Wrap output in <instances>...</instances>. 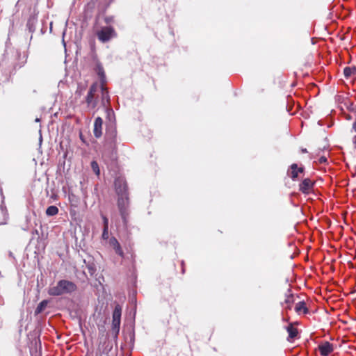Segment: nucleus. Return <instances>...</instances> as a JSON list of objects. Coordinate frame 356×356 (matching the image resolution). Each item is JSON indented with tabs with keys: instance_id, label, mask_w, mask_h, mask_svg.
<instances>
[{
	"instance_id": "f257e3e1",
	"label": "nucleus",
	"mask_w": 356,
	"mask_h": 356,
	"mask_svg": "<svg viewBox=\"0 0 356 356\" xmlns=\"http://www.w3.org/2000/svg\"><path fill=\"white\" fill-rule=\"evenodd\" d=\"M117 149V130L113 123L106 127L105 134V141L103 147L102 156L104 158H108L114 160L116 158Z\"/></svg>"
},
{
	"instance_id": "f03ea898",
	"label": "nucleus",
	"mask_w": 356,
	"mask_h": 356,
	"mask_svg": "<svg viewBox=\"0 0 356 356\" xmlns=\"http://www.w3.org/2000/svg\"><path fill=\"white\" fill-rule=\"evenodd\" d=\"M77 289L76 285L72 281L61 280L56 286L49 288V294L52 296H59L63 294H70Z\"/></svg>"
},
{
	"instance_id": "7ed1b4c3",
	"label": "nucleus",
	"mask_w": 356,
	"mask_h": 356,
	"mask_svg": "<svg viewBox=\"0 0 356 356\" xmlns=\"http://www.w3.org/2000/svg\"><path fill=\"white\" fill-rule=\"evenodd\" d=\"M118 207L124 226H127L129 216V199L128 195L119 196L118 199Z\"/></svg>"
},
{
	"instance_id": "20e7f679",
	"label": "nucleus",
	"mask_w": 356,
	"mask_h": 356,
	"mask_svg": "<svg viewBox=\"0 0 356 356\" xmlns=\"http://www.w3.org/2000/svg\"><path fill=\"white\" fill-rule=\"evenodd\" d=\"M122 307L120 305H116L113 312L112 320V334L115 340L117 339L120 332L121 321Z\"/></svg>"
},
{
	"instance_id": "39448f33",
	"label": "nucleus",
	"mask_w": 356,
	"mask_h": 356,
	"mask_svg": "<svg viewBox=\"0 0 356 356\" xmlns=\"http://www.w3.org/2000/svg\"><path fill=\"white\" fill-rule=\"evenodd\" d=\"M97 36L99 41L105 43L112 38H115L117 33L113 26H107L102 27L101 29L97 32Z\"/></svg>"
},
{
	"instance_id": "423d86ee",
	"label": "nucleus",
	"mask_w": 356,
	"mask_h": 356,
	"mask_svg": "<svg viewBox=\"0 0 356 356\" xmlns=\"http://www.w3.org/2000/svg\"><path fill=\"white\" fill-rule=\"evenodd\" d=\"M115 189L117 195L119 196H124L128 195V188L125 179L122 177H118L114 181Z\"/></svg>"
},
{
	"instance_id": "0eeeda50",
	"label": "nucleus",
	"mask_w": 356,
	"mask_h": 356,
	"mask_svg": "<svg viewBox=\"0 0 356 356\" xmlns=\"http://www.w3.org/2000/svg\"><path fill=\"white\" fill-rule=\"evenodd\" d=\"M314 182L310 179L306 178L299 184V191L304 194H309L313 190Z\"/></svg>"
},
{
	"instance_id": "6e6552de",
	"label": "nucleus",
	"mask_w": 356,
	"mask_h": 356,
	"mask_svg": "<svg viewBox=\"0 0 356 356\" xmlns=\"http://www.w3.org/2000/svg\"><path fill=\"white\" fill-rule=\"evenodd\" d=\"M99 88L102 91L101 95V105L104 108H107L110 106V96L107 88L104 86V85H100Z\"/></svg>"
},
{
	"instance_id": "1a4fd4ad",
	"label": "nucleus",
	"mask_w": 356,
	"mask_h": 356,
	"mask_svg": "<svg viewBox=\"0 0 356 356\" xmlns=\"http://www.w3.org/2000/svg\"><path fill=\"white\" fill-rule=\"evenodd\" d=\"M103 120L100 117H97L94 122L93 133L94 136L99 138L102 135Z\"/></svg>"
},
{
	"instance_id": "9d476101",
	"label": "nucleus",
	"mask_w": 356,
	"mask_h": 356,
	"mask_svg": "<svg viewBox=\"0 0 356 356\" xmlns=\"http://www.w3.org/2000/svg\"><path fill=\"white\" fill-rule=\"evenodd\" d=\"M110 246L114 250L115 252L121 257H124V252L118 241L115 237H111L109 240Z\"/></svg>"
},
{
	"instance_id": "9b49d317",
	"label": "nucleus",
	"mask_w": 356,
	"mask_h": 356,
	"mask_svg": "<svg viewBox=\"0 0 356 356\" xmlns=\"http://www.w3.org/2000/svg\"><path fill=\"white\" fill-rule=\"evenodd\" d=\"M84 264H86V267L88 269V273L91 276L95 275L97 271L96 265L94 262L93 257H88L87 259L83 260Z\"/></svg>"
},
{
	"instance_id": "f8f14e48",
	"label": "nucleus",
	"mask_w": 356,
	"mask_h": 356,
	"mask_svg": "<svg viewBox=\"0 0 356 356\" xmlns=\"http://www.w3.org/2000/svg\"><path fill=\"white\" fill-rule=\"evenodd\" d=\"M320 353L323 356H327L333 351V345L328 341L318 346Z\"/></svg>"
},
{
	"instance_id": "ddd939ff",
	"label": "nucleus",
	"mask_w": 356,
	"mask_h": 356,
	"mask_svg": "<svg viewBox=\"0 0 356 356\" xmlns=\"http://www.w3.org/2000/svg\"><path fill=\"white\" fill-rule=\"evenodd\" d=\"M0 192H1V195L2 196L1 203L0 204V211H1V213L3 216L2 220L0 221V225H6L7 223V219L8 218V213L6 207L5 205L4 197L3 195V192H2L1 189L0 190Z\"/></svg>"
},
{
	"instance_id": "4468645a",
	"label": "nucleus",
	"mask_w": 356,
	"mask_h": 356,
	"mask_svg": "<svg viewBox=\"0 0 356 356\" xmlns=\"http://www.w3.org/2000/svg\"><path fill=\"white\" fill-rule=\"evenodd\" d=\"M86 102L88 108L94 109L97 106L98 101L95 98V95L88 92L86 97Z\"/></svg>"
},
{
	"instance_id": "2eb2a0df",
	"label": "nucleus",
	"mask_w": 356,
	"mask_h": 356,
	"mask_svg": "<svg viewBox=\"0 0 356 356\" xmlns=\"http://www.w3.org/2000/svg\"><path fill=\"white\" fill-rule=\"evenodd\" d=\"M95 71L100 79V82H101L100 85H104L106 82V75H105L104 67L101 63H98L96 65Z\"/></svg>"
},
{
	"instance_id": "dca6fc26",
	"label": "nucleus",
	"mask_w": 356,
	"mask_h": 356,
	"mask_svg": "<svg viewBox=\"0 0 356 356\" xmlns=\"http://www.w3.org/2000/svg\"><path fill=\"white\" fill-rule=\"evenodd\" d=\"M37 23V17L35 15H31L27 21L26 27L30 33H33L35 31Z\"/></svg>"
},
{
	"instance_id": "f3484780",
	"label": "nucleus",
	"mask_w": 356,
	"mask_h": 356,
	"mask_svg": "<svg viewBox=\"0 0 356 356\" xmlns=\"http://www.w3.org/2000/svg\"><path fill=\"white\" fill-rule=\"evenodd\" d=\"M286 330L289 333V337L288 341H290L292 339H294L298 335V330L297 328L294 327L292 324L289 325L286 327Z\"/></svg>"
},
{
	"instance_id": "a211bd4d",
	"label": "nucleus",
	"mask_w": 356,
	"mask_h": 356,
	"mask_svg": "<svg viewBox=\"0 0 356 356\" xmlns=\"http://www.w3.org/2000/svg\"><path fill=\"white\" fill-rule=\"evenodd\" d=\"M295 311L298 313L303 312L304 314H307L309 312V310L306 307V304L304 301H300L296 304L295 307Z\"/></svg>"
},
{
	"instance_id": "6ab92c4d",
	"label": "nucleus",
	"mask_w": 356,
	"mask_h": 356,
	"mask_svg": "<svg viewBox=\"0 0 356 356\" xmlns=\"http://www.w3.org/2000/svg\"><path fill=\"white\" fill-rule=\"evenodd\" d=\"M343 74L346 79H348L352 75L356 74V67H346L343 69Z\"/></svg>"
},
{
	"instance_id": "aec40b11",
	"label": "nucleus",
	"mask_w": 356,
	"mask_h": 356,
	"mask_svg": "<svg viewBox=\"0 0 356 356\" xmlns=\"http://www.w3.org/2000/svg\"><path fill=\"white\" fill-rule=\"evenodd\" d=\"M47 304H48V301L46 300H44L41 301L38 304V305L37 306V307H36V309L35 310V314L37 315V314H39L41 312H42L45 309V308L47 307Z\"/></svg>"
},
{
	"instance_id": "412c9836",
	"label": "nucleus",
	"mask_w": 356,
	"mask_h": 356,
	"mask_svg": "<svg viewBox=\"0 0 356 356\" xmlns=\"http://www.w3.org/2000/svg\"><path fill=\"white\" fill-rule=\"evenodd\" d=\"M58 213V209L57 207L51 205L49 206L46 210V214L48 216H54Z\"/></svg>"
},
{
	"instance_id": "4be33fe9",
	"label": "nucleus",
	"mask_w": 356,
	"mask_h": 356,
	"mask_svg": "<svg viewBox=\"0 0 356 356\" xmlns=\"http://www.w3.org/2000/svg\"><path fill=\"white\" fill-rule=\"evenodd\" d=\"M291 169V178L295 181L296 179V178L298 177V165L296 163H293L291 166H290Z\"/></svg>"
},
{
	"instance_id": "5701e85b",
	"label": "nucleus",
	"mask_w": 356,
	"mask_h": 356,
	"mask_svg": "<svg viewBox=\"0 0 356 356\" xmlns=\"http://www.w3.org/2000/svg\"><path fill=\"white\" fill-rule=\"evenodd\" d=\"M104 347L102 350V355H101L100 356H103V355H106L105 356H108V353L112 350L113 345L110 344L109 342H105L104 343Z\"/></svg>"
},
{
	"instance_id": "b1692460",
	"label": "nucleus",
	"mask_w": 356,
	"mask_h": 356,
	"mask_svg": "<svg viewBox=\"0 0 356 356\" xmlns=\"http://www.w3.org/2000/svg\"><path fill=\"white\" fill-rule=\"evenodd\" d=\"M287 291H288L289 293L286 294V298L284 300V303H285L286 305H292V303L294 301L293 295L292 293H290V292H291V289H288Z\"/></svg>"
},
{
	"instance_id": "393cba45",
	"label": "nucleus",
	"mask_w": 356,
	"mask_h": 356,
	"mask_svg": "<svg viewBox=\"0 0 356 356\" xmlns=\"http://www.w3.org/2000/svg\"><path fill=\"white\" fill-rule=\"evenodd\" d=\"M86 86V84L79 83L75 94L79 96L82 95Z\"/></svg>"
},
{
	"instance_id": "a878e982",
	"label": "nucleus",
	"mask_w": 356,
	"mask_h": 356,
	"mask_svg": "<svg viewBox=\"0 0 356 356\" xmlns=\"http://www.w3.org/2000/svg\"><path fill=\"white\" fill-rule=\"evenodd\" d=\"M91 168L92 170V171L97 175H99L100 174V170H99V165L97 163V161H92L91 162Z\"/></svg>"
},
{
	"instance_id": "bb28decb",
	"label": "nucleus",
	"mask_w": 356,
	"mask_h": 356,
	"mask_svg": "<svg viewBox=\"0 0 356 356\" xmlns=\"http://www.w3.org/2000/svg\"><path fill=\"white\" fill-rule=\"evenodd\" d=\"M105 108L107 113V118L110 121H112L115 117L113 110L110 106Z\"/></svg>"
},
{
	"instance_id": "cd10ccee",
	"label": "nucleus",
	"mask_w": 356,
	"mask_h": 356,
	"mask_svg": "<svg viewBox=\"0 0 356 356\" xmlns=\"http://www.w3.org/2000/svg\"><path fill=\"white\" fill-rule=\"evenodd\" d=\"M99 85L97 82H95L90 86L88 92L95 95V92L97 91Z\"/></svg>"
},
{
	"instance_id": "c85d7f7f",
	"label": "nucleus",
	"mask_w": 356,
	"mask_h": 356,
	"mask_svg": "<svg viewBox=\"0 0 356 356\" xmlns=\"http://www.w3.org/2000/svg\"><path fill=\"white\" fill-rule=\"evenodd\" d=\"M108 227H104L103 233H102V238L104 239H107L108 238Z\"/></svg>"
},
{
	"instance_id": "c756f323",
	"label": "nucleus",
	"mask_w": 356,
	"mask_h": 356,
	"mask_svg": "<svg viewBox=\"0 0 356 356\" xmlns=\"http://www.w3.org/2000/svg\"><path fill=\"white\" fill-rule=\"evenodd\" d=\"M102 219L104 222V227H108V218L102 215Z\"/></svg>"
},
{
	"instance_id": "7c9ffc66",
	"label": "nucleus",
	"mask_w": 356,
	"mask_h": 356,
	"mask_svg": "<svg viewBox=\"0 0 356 356\" xmlns=\"http://www.w3.org/2000/svg\"><path fill=\"white\" fill-rule=\"evenodd\" d=\"M355 106H356V105H355L353 103H350L348 106V110L352 113H353L354 110H355Z\"/></svg>"
},
{
	"instance_id": "2f4dec72",
	"label": "nucleus",
	"mask_w": 356,
	"mask_h": 356,
	"mask_svg": "<svg viewBox=\"0 0 356 356\" xmlns=\"http://www.w3.org/2000/svg\"><path fill=\"white\" fill-rule=\"evenodd\" d=\"M327 161V159L325 156H323L321 157H320V159H318V162L319 163H325Z\"/></svg>"
},
{
	"instance_id": "473e14b6",
	"label": "nucleus",
	"mask_w": 356,
	"mask_h": 356,
	"mask_svg": "<svg viewBox=\"0 0 356 356\" xmlns=\"http://www.w3.org/2000/svg\"><path fill=\"white\" fill-rule=\"evenodd\" d=\"M112 21V17H106L105 22L108 24Z\"/></svg>"
},
{
	"instance_id": "72a5a7b5",
	"label": "nucleus",
	"mask_w": 356,
	"mask_h": 356,
	"mask_svg": "<svg viewBox=\"0 0 356 356\" xmlns=\"http://www.w3.org/2000/svg\"><path fill=\"white\" fill-rule=\"evenodd\" d=\"M298 173L303 172H304V168H302V167L298 168Z\"/></svg>"
},
{
	"instance_id": "f704fd0d",
	"label": "nucleus",
	"mask_w": 356,
	"mask_h": 356,
	"mask_svg": "<svg viewBox=\"0 0 356 356\" xmlns=\"http://www.w3.org/2000/svg\"><path fill=\"white\" fill-rule=\"evenodd\" d=\"M352 129L356 131V121L353 124Z\"/></svg>"
},
{
	"instance_id": "c9c22d12",
	"label": "nucleus",
	"mask_w": 356,
	"mask_h": 356,
	"mask_svg": "<svg viewBox=\"0 0 356 356\" xmlns=\"http://www.w3.org/2000/svg\"><path fill=\"white\" fill-rule=\"evenodd\" d=\"M301 152H302V153H307V149H306V148H302V149H301Z\"/></svg>"
},
{
	"instance_id": "e433bc0d",
	"label": "nucleus",
	"mask_w": 356,
	"mask_h": 356,
	"mask_svg": "<svg viewBox=\"0 0 356 356\" xmlns=\"http://www.w3.org/2000/svg\"><path fill=\"white\" fill-rule=\"evenodd\" d=\"M130 337H131V340L132 341L134 338V333H131L130 334Z\"/></svg>"
},
{
	"instance_id": "4c0bfd02",
	"label": "nucleus",
	"mask_w": 356,
	"mask_h": 356,
	"mask_svg": "<svg viewBox=\"0 0 356 356\" xmlns=\"http://www.w3.org/2000/svg\"><path fill=\"white\" fill-rule=\"evenodd\" d=\"M287 306L286 307V309H291V305H286Z\"/></svg>"
},
{
	"instance_id": "58836bf2",
	"label": "nucleus",
	"mask_w": 356,
	"mask_h": 356,
	"mask_svg": "<svg viewBox=\"0 0 356 356\" xmlns=\"http://www.w3.org/2000/svg\"><path fill=\"white\" fill-rule=\"evenodd\" d=\"M353 143L356 145V136L353 137Z\"/></svg>"
},
{
	"instance_id": "ea45409f",
	"label": "nucleus",
	"mask_w": 356,
	"mask_h": 356,
	"mask_svg": "<svg viewBox=\"0 0 356 356\" xmlns=\"http://www.w3.org/2000/svg\"><path fill=\"white\" fill-rule=\"evenodd\" d=\"M39 140H40V143H42V135H41V134H40V136Z\"/></svg>"
},
{
	"instance_id": "a19ab883",
	"label": "nucleus",
	"mask_w": 356,
	"mask_h": 356,
	"mask_svg": "<svg viewBox=\"0 0 356 356\" xmlns=\"http://www.w3.org/2000/svg\"><path fill=\"white\" fill-rule=\"evenodd\" d=\"M35 122H40V119L37 118L35 120Z\"/></svg>"
},
{
	"instance_id": "79ce46f5",
	"label": "nucleus",
	"mask_w": 356,
	"mask_h": 356,
	"mask_svg": "<svg viewBox=\"0 0 356 356\" xmlns=\"http://www.w3.org/2000/svg\"><path fill=\"white\" fill-rule=\"evenodd\" d=\"M353 113L356 114V106H355V110H354Z\"/></svg>"
},
{
	"instance_id": "37998d69",
	"label": "nucleus",
	"mask_w": 356,
	"mask_h": 356,
	"mask_svg": "<svg viewBox=\"0 0 356 356\" xmlns=\"http://www.w3.org/2000/svg\"><path fill=\"white\" fill-rule=\"evenodd\" d=\"M355 171H356V165H355Z\"/></svg>"
}]
</instances>
